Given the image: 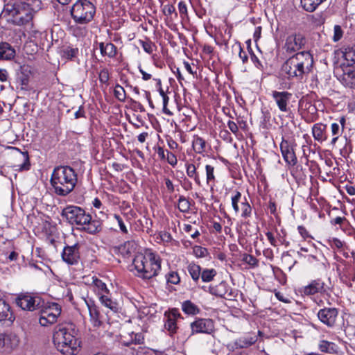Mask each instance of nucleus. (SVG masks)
<instances>
[{"instance_id":"3c124183","label":"nucleus","mask_w":355,"mask_h":355,"mask_svg":"<svg viewBox=\"0 0 355 355\" xmlns=\"http://www.w3.org/2000/svg\"><path fill=\"white\" fill-rule=\"evenodd\" d=\"M163 13L166 16H172L174 15L175 17H178V13L176 12L175 8L172 4H166L163 7Z\"/></svg>"},{"instance_id":"338daca9","label":"nucleus","mask_w":355,"mask_h":355,"mask_svg":"<svg viewBox=\"0 0 355 355\" xmlns=\"http://www.w3.org/2000/svg\"><path fill=\"white\" fill-rule=\"evenodd\" d=\"M164 180H165V184H166V187L167 188L168 191L169 193L174 192L175 188H174V185H173L172 181L168 178H165Z\"/></svg>"},{"instance_id":"9d476101","label":"nucleus","mask_w":355,"mask_h":355,"mask_svg":"<svg viewBox=\"0 0 355 355\" xmlns=\"http://www.w3.org/2000/svg\"><path fill=\"white\" fill-rule=\"evenodd\" d=\"M15 302L22 310L29 311H35L41 306V299L28 293L18 295Z\"/></svg>"},{"instance_id":"2eb2a0df","label":"nucleus","mask_w":355,"mask_h":355,"mask_svg":"<svg viewBox=\"0 0 355 355\" xmlns=\"http://www.w3.org/2000/svg\"><path fill=\"white\" fill-rule=\"evenodd\" d=\"M271 96L277 107L282 112H288L290 110L289 104L293 94L287 91H272Z\"/></svg>"},{"instance_id":"c85d7f7f","label":"nucleus","mask_w":355,"mask_h":355,"mask_svg":"<svg viewBox=\"0 0 355 355\" xmlns=\"http://www.w3.org/2000/svg\"><path fill=\"white\" fill-rule=\"evenodd\" d=\"M343 274L340 276V279H343L349 286H352L351 282H355V269L351 267H346L343 269Z\"/></svg>"},{"instance_id":"412c9836","label":"nucleus","mask_w":355,"mask_h":355,"mask_svg":"<svg viewBox=\"0 0 355 355\" xmlns=\"http://www.w3.org/2000/svg\"><path fill=\"white\" fill-rule=\"evenodd\" d=\"M209 291L211 294L225 299H230L234 297L232 289H230L225 282H220L215 287H210Z\"/></svg>"},{"instance_id":"f257e3e1","label":"nucleus","mask_w":355,"mask_h":355,"mask_svg":"<svg viewBox=\"0 0 355 355\" xmlns=\"http://www.w3.org/2000/svg\"><path fill=\"white\" fill-rule=\"evenodd\" d=\"M40 0H19L5 5L3 14L16 26H24L32 21L34 14L41 9Z\"/></svg>"},{"instance_id":"4d7b16f0","label":"nucleus","mask_w":355,"mask_h":355,"mask_svg":"<svg viewBox=\"0 0 355 355\" xmlns=\"http://www.w3.org/2000/svg\"><path fill=\"white\" fill-rule=\"evenodd\" d=\"M166 159L168 163L170 165H171L172 166H175L178 163L176 156L173 153H172L168 150H166Z\"/></svg>"},{"instance_id":"c9c22d12","label":"nucleus","mask_w":355,"mask_h":355,"mask_svg":"<svg viewBox=\"0 0 355 355\" xmlns=\"http://www.w3.org/2000/svg\"><path fill=\"white\" fill-rule=\"evenodd\" d=\"M196 166L193 164H187L186 165V171L187 175L191 178H193L195 182L198 185H201L200 180L198 173L196 171Z\"/></svg>"},{"instance_id":"e2e57ef3","label":"nucleus","mask_w":355,"mask_h":355,"mask_svg":"<svg viewBox=\"0 0 355 355\" xmlns=\"http://www.w3.org/2000/svg\"><path fill=\"white\" fill-rule=\"evenodd\" d=\"M266 236H267L268 240L272 246H277V241L271 232L268 231L266 232Z\"/></svg>"},{"instance_id":"a19ab883","label":"nucleus","mask_w":355,"mask_h":355,"mask_svg":"<svg viewBox=\"0 0 355 355\" xmlns=\"http://www.w3.org/2000/svg\"><path fill=\"white\" fill-rule=\"evenodd\" d=\"M114 95L115 98L121 102H125L126 99L125 91L124 88L119 84L114 87Z\"/></svg>"},{"instance_id":"a211bd4d","label":"nucleus","mask_w":355,"mask_h":355,"mask_svg":"<svg viewBox=\"0 0 355 355\" xmlns=\"http://www.w3.org/2000/svg\"><path fill=\"white\" fill-rule=\"evenodd\" d=\"M181 318V314L177 309H172L164 313V328L171 336L177 332V320Z\"/></svg>"},{"instance_id":"5fc2aeb1","label":"nucleus","mask_w":355,"mask_h":355,"mask_svg":"<svg viewBox=\"0 0 355 355\" xmlns=\"http://www.w3.org/2000/svg\"><path fill=\"white\" fill-rule=\"evenodd\" d=\"M328 243L331 248L341 249L344 245L345 242L340 241L338 238H332L328 240Z\"/></svg>"},{"instance_id":"0eeeda50","label":"nucleus","mask_w":355,"mask_h":355,"mask_svg":"<svg viewBox=\"0 0 355 355\" xmlns=\"http://www.w3.org/2000/svg\"><path fill=\"white\" fill-rule=\"evenodd\" d=\"M96 12L94 6L89 0H78L71 9L75 22L85 24L91 21Z\"/></svg>"},{"instance_id":"ddd939ff","label":"nucleus","mask_w":355,"mask_h":355,"mask_svg":"<svg viewBox=\"0 0 355 355\" xmlns=\"http://www.w3.org/2000/svg\"><path fill=\"white\" fill-rule=\"evenodd\" d=\"M19 343L18 337L13 333L0 332V352L10 353Z\"/></svg>"},{"instance_id":"6ab92c4d","label":"nucleus","mask_w":355,"mask_h":355,"mask_svg":"<svg viewBox=\"0 0 355 355\" xmlns=\"http://www.w3.org/2000/svg\"><path fill=\"white\" fill-rule=\"evenodd\" d=\"M85 303L89 310L90 322L94 327L99 328L103 325V322L101 320V315L100 314L98 308L91 300H85Z\"/></svg>"},{"instance_id":"79ce46f5","label":"nucleus","mask_w":355,"mask_h":355,"mask_svg":"<svg viewBox=\"0 0 355 355\" xmlns=\"http://www.w3.org/2000/svg\"><path fill=\"white\" fill-rule=\"evenodd\" d=\"M242 261L249 265L250 268H256L259 266L258 259L252 254H244L243 255Z\"/></svg>"},{"instance_id":"6e6d98bb","label":"nucleus","mask_w":355,"mask_h":355,"mask_svg":"<svg viewBox=\"0 0 355 355\" xmlns=\"http://www.w3.org/2000/svg\"><path fill=\"white\" fill-rule=\"evenodd\" d=\"M114 218L116 220L117 223H118V225L119 226V228H120V230L123 233V234H128V229L123 220V219L121 218V217L119 216V215H117V214H114Z\"/></svg>"},{"instance_id":"0e129e2a","label":"nucleus","mask_w":355,"mask_h":355,"mask_svg":"<svg viewBox=\"0 0 355 355\" xmlns=\"http://www.w3.org/2000/svg\"><path fill=\"white\" fill-rule=\"evenodd\" d=\"M134 338L132 336L131 339L133 340L135 345L143 343L144 336L141 334H135Z\"/></svg>"},{"instance_id":"9b49d317","label":"nucleus","mask_w":355,"mask_h":355,"mask_svg":"<svg viewBox=\"0 0 355 355\" xmlns=\"http://www.w3.org/2000/svg\"><path fill=\"white\" fill-rule=\"evenodd\" d=\"M317 315L322 324L331 328L336 325L338 310L334 307H325L320 309Z\"/></svg>"},{"instance_id":"603ef678","label":"nucleus","mask_w":355,"mask_h":355,"mask_svg":"<svg viewBox=\"0 0 355 355\" xmlns=\"http://www.w3.org/2000/svg\"><path fill=\"white\" fill-rule=\"evenodd\" d=\"M78 53L77 48L68 47L63 51V55L67 59H72L75 58Z\"/></svg>"},{"instance_id":"f03ea898","label":"nucleus","mask_w":355,"mask_h":355,"mask_svg":"<svg viewBox=\"0 0 355 355\" xmlns=\"http://www.w3.org/2000/svg\"><path fill=\"white\" fill-rule=\"evenodd\" d=\"M313 64V55L309 51H302L288 58L282 66V71L288 79L300 80L311 71Z\"/></svg>"},{"instance_id":"7ed1b4c3","label":"nucleus","mask_w":355,"mask_h":355,"mask_svg":"<svg viewBox=\"0 0 355 355\" xmlns=\"http://www.w3.org/2000/svg\"><path fill=\"white\" fill-rule=\"evenodd\" d=\"M78 182L77 174L69 166L55 167L51 177V184L54 192L60 196H66L75 188Z\"/></svg>"},{"instance_id":"c756f323","label":"nucleus","mask_w":355,"mask_h":355,"mask_svg":"<svg viewBox=\"0 0 355 355\" xmlns=\"http://www.w3.org/2000/svg\"><path fill=\"white\" fill-rule=\"evenodd\" d=\"M182 309L188 315H196L200 312V309L190 300H186L182 302Z\"/></svg>"},{"instance_id":"20e7f679","label":"nucleus","mask_w":355,"mask_h":355,"mask_svg":"<svg viewBox=\"0 0 355 355\" xmlns=\"http://www.w3.org/2000/svg\"><path fill=\"white\" fill-rule=\"evenodd\" d=\"M62 216L71 225L82 226L89 234L99 232L102 228V223L99 220L92 219L90 214L77 206H67L63 209Z\"/></svg>"},{"instance_id":"13d9d810","label":"nucleus","mask_w":355,"mask_h":355,"mask_svg":"<svg viewBox=\"0 0 355 355\" xmlns=\"http://www.w3.org/2000/svg\"><path fill=\"white\" fill-rule=\"evenodd\" d=\"M331 130L332 136L339 137L343 130L340 128V125L337 123H333L331 125Z\"/></svg>"},{"instance_id":"5701e85b","label":"nucleus","mask_w":355,"mask_h":355,"mask_svg":"<svg viewBox=\"0 0 355 355\" xmlns=\"http://www.w3.org/2000/svg\"><path fill=\"white\" fill-rule=\"evenodd\" d=\"M326 128L327 125L322 123L314 124L312 128V135L314 139L320 143L327 140Z\"/></svg>"},{"instance_id":"39448f33","label":"nucleus","mask_w":355,"mask_h":355,"mask_svg":"<svg viewBox=\"0 0 355 355\" xmlns=\"http://www.w3.org/2000/svg\"><path fill=\"white\" fill-rule=\"evenodd\" d=\"M71 325L60 324L56 327L53 341L56 349L64 355H75L78 352L80 342L73 335Z\"/></svg>"},{"instance_id":"cd10ccee","label":"nucleus","mask_w":355,"mask_h":355,"mask_svg":"<svg viewBox=\"0 0 355 355\" xmlns=\"http://www.w3.org/2000/svg\"><path fill=\"white\" fill-rule=\"evenodd\" d=\"M15 54V50L8 43L2 42L0 44V60H10L14 58Z\"/></svg>"},{"instance_id":"393cba45","label":"nucleus","mask_w":355,"mask_h":355,"mask_svg":"<svg viewBox=\"0 0 355 355\" xmlns=\"http://www.w3.org/2000/svg\"><path fill=\"white\" fill-rule=\"evenodd\" d=\"M10 309L9 304L5 300L0 299V322L6 320L12 322L14 318Z\"/></svg>"},{"instance_id":"2f4dec72","label":"nucleus","mask_w":355,"mask_h":355,"mask_svg":"<svg viewBox=\"0 0 355 355\" xmlns=\"http://www.w3.org/2000/svg\"><path fill=\"white\" fill-rule=\"evenodd\" d=\"M46 36L47 34L45 31L33 30L31 33L33 42H35L36 45H44V41L46 40Z\"/></svg>"},{"instance_id":"4468645a","label":"nucleus","mask_w":355,"mask_h":355,"mask_svg":"<svg viewBox=\"0 0 355 355\" xmlns=\"http://www.w3.org/2000/svg\"><path fill=\"white\" fill-rule=\"evenodd\" d=\"M295 144L290 142L282 137L280 144V150L282 157L286 164L291 166H295L297 162V159L294 150Z\"/></svg>"},{"instance_id":"f8f14e48","label":"nucleus","mask_w":355,"mask_h":355,"mask_svg":"<svg viewBox=\"0 0 355 355\" xmlns=\"http://www.w3.org/2000/svg\"><path fill=\"white\" fill-rule=\"evenodd\" d=\"M191 335L196 334H210L214 331V323L211 319L198 318L190 324Z\"/></svg>"},{"instance_id":"680f3d73","label":"nucleus","mask_w":355,"mask_h":355,"mask_svg":"<svg viewBox=\"0 0 355 355\" xmlns=\"http://www.w3.org/2000/svg\"><path fill=\"white\" fill-rule=\"evenodd\" d=\"M297 230H298L299 233L300 234V235L302 236V237L304 239L311 237L309 233L308 232V231L304 226H302V225L298 226Z\"/></svg>"},{"instance_id":"e433bc0d","label":"nucleus","mask_w":355,"mask_h":355,"mask_svg":"<svg viewBox=\"0 0 355 355\" xmlns=\"http://www.w3.org/2000/svg\"><path fill=\"white\" fill-rule=\"evenodd\" d=\"M217 272L215 269H205L201 272V279L204 282H209L212 281Z\"/></svg>"},{"instance_id":"dca6fc26","label":"nucleus","mask_w":355,"mask_h":355,"mask_svg":"<svg viewBox=\"0 0 355 355\" xmlns=\"http://www.w3.org/2000/svg\"><path fill=\"white\" fill-rule=\"evenodd\" d=\"M62 259L68 265H77L80 259V245L76 243L65 246L62 252Z\"/></svg>"},{"instance_id":"423d86ee","label":"nucleus","mask_w":355,"mask_h":355,"mask_svg":"<svg viewBox=\"0 0 355 355\" xmlns=\"http://www.w3.org/2000/svg\"><path fill=\"white\" fill-rule=\"evenodd\" d=\"M132 266L137 277L149 279L158 275L161 269V261L153 252L138 254L133 259Z\"/></svg>"},{"instance_id":"bb28decb","label":"nucleus","mask_w":355,"mask_h":355,"mask_svg":"<svg viewBox=\"0 0 355 355\" xmlns=\"http://www.w3.org/2000/svg\"><path fill=\"white\" fill-rule=\"evenodd\" d=\"M326 0H300L302 8L306 12H313Z\"/></svg>"},{"instance_id":"a18cd8bd","label":"nucleus","mask_w":355,"mask_h":355,"mask_svg":"<svg viewBox=\"0 0 355 355\" xmlns=\"http://www.w3.org/2000/svg\"><path fill=\"white\" fill-rule=\"evenodd\" d=\"M139 44L142 46L144 51L148 54H151L155 50V44H153L150 40L148 39L146 40H139Z\"/></svg>"},{"instance_id":"774afa93","label":"nucleus","mask_w":355,"mask_h":355,"mask_svg":"<svg viewBox=\"0 0 355 355\" xmlns=\"http://www.w3.org/2000/svg\"><path fill=\"white\" fill-rule=\"evenodd\" d=\"M261 27L257 26L255 28V31L254 32L253 37L255 42H257L261 37Z\"/></svg>"},{"instance_id":"de8ad7c7","label":"nucleus","mask_w":355,"mask_h":355,"mask_svg":"<svg viewBox=\"0 0 355 355\" xmlns=\"http://www.w3.org/2000/svg\"><path fill=\"white\" fill-rule=\"evenodd\" d=\"M330 223L333 225H339L340 228L343 230H345V225H349V222L347 218L345 217L340 216L331 219Z\"/></svg>"},{"instance_id":"f704fd0d","label":"nucleus","mask_w":355,"mask_h":355,"mask_svg":"<svg viewBox=\"0 0 355 355\" xmlns=\"http://www.w3.org/2000/svg\"><path fill=\"white\" fill-rule=\"evenodd\" d=\"M92 284L96 288L98 295L100 296L105 293H109L106 284L96 277H92Z\"/></svg>"},{"instance_id":"052dcab7","label":"nucleus","mask_w":355,"mask_h":355,"mask_svg":"<svg viewBox=\"0 0 355 355\" xmlns=\"http://www.w3.org/2000/svg\"><path fill=\"white\" fill-rule=\"evenodd\" d=\"M227 126L233 134L236 135L239 132V127L236 123L230 120L227 122Z\"/></svg>"},{"instance_id":"6e6552de","label":"nucleus","mask_w":355,"mask_h":355,"mask_svg":"<svg viewBox=\"0 0 355 355\" xmlns=\"http://www.w3.org/2000/svg\"><path fill=\"white\" fill-rule=\"evenodd\" d=\"M60 313V306L57 303H51L40 310L39 322L44 327L54 324Z\"/></svg>"},{"instance_id":"864d4df0","label":"nucleus","mask_w":355,"mask_h":355,"mask_svg":"<svg viewBox=\"0 0 355 355\" xmlns=\"http://www.w3.org/2000/svg\"><path fill=\"white\" fill-rule=\"evenodd\" d=\"M343 35V31L341 28V26L339 25H335L334 28V35L332 40L334 42H338Z\"/></svg>"},{"instance_id":"4be33fe9","label":"nucleus","mask_w":355,"mask_h":355,"mask_svg":"<svg viewBox=\"0 0 355 355\" xmlns=\"http://www.w3.org/2000/svg\"><path fill=\"white\" fill-rule=\"evenodd\" d=\"M257 340V335L254 334H249L236 340L234 345L236 348H247L254 344Z\"/></svg>"},{"instance_id":"c03bdc74","label":"nucleus","mask_w":355,"mask_h":355,"mask_svg":"<svg viewBox=\"0 0 355 355\" xmlns=\"http://www.w3.org/2000/svg\"><path fill=\"white\" fill-rule=\"evenodd\" d=\"M98 79L102 85L105 87L109 85L110 73L107 69L103 68L98 72Z\"/></svg>"},{"instance_id":"a878e982","label":"nucleus","mask_w":355,"mask_h":355,"mask_svg":"<svg viewBox=\"0 0 355 355\" xmlns=\"http://www.w3.org/2000/svg\"><path fill=\"white\" fill-rule=\"evenodd\" d=\"M345 86L355 89V68L347 69L343 75Z\"/></svg>"},{"instance_id":"37998d69","label":"nucleus","mask_w":355,"mask_h":355,"mask_svg":"<svg viewBox=\"0 0 355 355\" xmlns=\"http://www.w3.org/2000/svg\"><path fill=\"white\" fill-rule=\"evenodd\" d=\"M241 199V193L239 191H235L234 195L231 198L232 206L236 214L239 212V202Z\"/></svg>"},{"instance_id":"7c9ffc66","label":"nucleus","mask_w":355,"mask_h":355,"mask_svg":"<svg viewBox=\"0 0 355 355\" xmlns=\"http://www.w3.org/2000/svg\"><path fill=\"white\" fill-rule=\"evenodd\" d=\"M192 146L196 153H202L205 151L206 141L203 138L195 136L192 141Z\"/></svg>"},{"instance_id":"aec40b11","label":"nucleus","mask_w":355,"mask_h":355,"mask_svg":"<svg viewBox=\"0 0 355 355\" xmlns=\"http://www.w3.org/2000/svg\"><path fill=\"white\" fill-rule=\"evenodd\" d=\"M11 148L15 152V160L19 163L15 166L18 167L19 171L28 170L30 168V161L28 152H21L19 148L15 147Z\"/></svg>"},{"instance_id":"f3484780","label":"nucleus","mask_w":355,"mask_h":355,"mask_svg":"<svg viewBox=\"0 0 355 355\" xmlns=\"http://www.w3.org/2000/svg\"><path fill=\"white\" fill-rule=\"evenodd\" d=\"M329 288L320 279L312 280L308 285L301 288L300 292L304 295L311 296L317 293H327Z\"/></svg>"},{"instance_id":"473e14b6","label":"nucleus","mask_w":355,"mask_h":355,"mask_svg":"<svg viewBox=\"0 0 355 355\" xmlns=\"http://www.w3.org/2000/svg\"><path fill=\"white\" fill-rule=\"evenodd\" d=\"M109 293H105L100 295V300L101 303L106 307L110 309L114 312L118 311V304L113 301L109 296Z\"/></svg>"},{"instance_id":"69168bd1","label":"nucleus","mask_w":355,"mask_h":355,"mask_svg":"<svg viewBox=\"0 0 355 355\" xmlns=\"http://www.w3.org/2000/svg\"><path fill=\"white\" fill-rule=\"evenodd\" d=\"M275 297L281 302L284 303H290L291 300L284 296V295L279 291H275Z\"/></svg>"},{"instance_id":"72a5a7b5","label":"nucleus","mask_w":355,"mask_h":355,"mask_svg":"<svg viewBox=\"0 0 355 355\" xmlns=\"http://www.w3.org/2000/svg\"><path fill=\"white\" fill-rule=\"evenodd\" d=\"M188 272L194 282H198L201 276V268L199 265L191 263L187 267Z\"/></svg>"},{"instance_id":"b1692460","label":"nucleus","mask_w":355,"mask_h":355,"mask_svg":"<svg viewBox=\"0 0 355 355\" xmlns=\"http://www.w3.org/2000/svg\"><path fill=\"white\" fill-rule=\"evenodd\" d=\"M99 49L102 55L107 56L110 58H114L117 53L116 46L111 42L99 43Z\"/></svg>"},{"instance_id":"09e8293b","label":"nucleus","mask_w":355,"mask_h":355,"mask_svg":"<svg viewBox=\"0 0 355 355\" xmlns=\"http://www.w3.org/2000/svg\"><path fill=\"white\" fill-rule=\"evenodd\" d=\"M166 279L168 283L173 284H178L180 281L178 273L175 271H171L166 274Z\"/></svg>"},{"instance_id":"58836bf2","label":"nucleus","mask_w":355,"mask_h":355,"mask_svg":"<svg viewBox=\"0 0 355 355\" xmlns=\"http://www.w3.org/2000/svg\"><path fill=\"white\" fill-rule=\"evenodd\" d=\"M178 209L182 213L188 212L190 209L189 200L184 196H180L178 199Z\"/></svg>"},{"instance_id":"8fccbe9b","label":"nucleus","mask_w":355,"mask_h":355,"mask_svg":"<svg viewBox=\"0 0 355 355\" xmlns=\"http://www.w3.org/2000/svg\"><path fill=\"white\" fill-rule=\"evenodd\" d=\"M206 178H207V183L209 184L210 182H215V175H214V167L211 165H206Z\"/></svg>"},{"instance_id":"49530a36","label":"nucleus","mask_w":355,"mask_h":355,"mask_svg":"<svg viewBox=\"0 0 355 355\" xmlns=\"http://www.w3.org/2000/svg\"><path fill=\"white\" fill-rule=\"evenodd\" d=\"M334 343L327 340H321L319 343V349L322 352L331 353L334 350Z\"/></svg>"},{"instance_id":"4c0bfd02","label":"nucleus","mask_w":355,"mask_h":355,"mask_svg":"<svg viewBox=\"0 0 355 355\" xmlns=\"http://www.w3.org/2000/svg\"><path fill=\"white\" fill-rule=\"evenodd\" d=\"M343 56L349 65L355 64V46L346 49Z\"/></svg>"},{"instance_id":"1a4fd4ad","label":"nucleus","mask_w":355,"mask_h":355,"mask_svg":"<svg viewBox=\"0 0 355 355\" xmlns=\"http://www.w3.org/2000/svg\"><path fill=\"white\" fill-rule=\"evenodd\" d=\"M306 43V40L303 34L294 33L286 37L283 49L286 53L295 54L302 49Z\"/></svg>"},{"instance_id":"bf43d9fd","label":"nucleus","mask_w":355,"mask_h":355,"mask_svg":"<svg viewBox=\"0 0 355 355\" xmlns=\"http://www.w3.org/2000/svg\"><path fill=\"white\" fill-rule=\"evenodd\" d=\"M179 12L182 19L187 17V7L184 1H180L178 3Z\"/></svg>"},{"instance_id":"ea45409f","label":"nucleus","mask_w":355,"mask_h":355,"mask_svg":"<svg viewBox=\"0 0 355 355\" xmlns=\"http://www.w3.org/2000/svg\"><path fill=\"white\" fill-rule=\"evenodd\" d=\"M252 207L245 198L244 201L241 202V217L244 218L250 217L252 215Z\"/></svg>"}]
</instances>
